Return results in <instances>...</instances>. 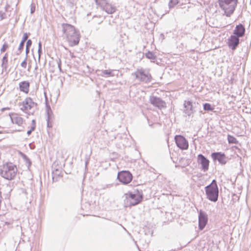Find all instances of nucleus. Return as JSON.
Instances as JSON below:
<instances>
[{"label": "nucleus", "mask_w": 251, "mask_h": 251, "mask_svg": "<svg viewBox=\"0 0 251 251\" xmlns=\"http://www.w3.org/2000/svg\"><path fill=\"white\" fill-rule=\"evenodd\" d=\"M149 100L151 104L160 109L166 107V102L159 98L151 96Z\"/></svg>", "instance_id": "11"}, {"label": "nucleus", "mask_w": 251, "mask_h": 251, "mask_svg": "<svg viewBox=\"0 0 251 251\" xmlns=\"http://www.w3.org/2000/svg\"><path fill=\"white\" fill-rule=\"evenodd\" d=\"M185 108L184 112L188 116H190L193 113V106L191 102L185 101L184 103Z\"/></svg>", "instance_id": "19"}, {"label": "nucleus", "mask_w": 251, "mask_h": 251, "mask_svg": "<svg viewBox=\"0 0 251 251\" xmlns=\"http://www.w3.org/2000/svg\"><path fill=\"white\" fill-rule=\"evenodd\" d=\"M117 178L121 182L126 184L131 182L132 176L129 171H123L118 173Z\"/></svg>", "instance_id": "7"}, {"label": "nucleus", "mask_w": 251, "mask_h": 251, "mask_svg": "<svg viewBox=\"0 0 251 251\" xmlns=\"http://www.w3.org/2000/svg\"><path fill=\"white\" fill-rule=\"evenodd\" d=\"M129 200L130 204L135 205L140 203L143 199L142 195L138 190L134 191V193H130L129 194Z\"/></svg>", "instance_id": "9"}, {"label": "nucleus", "mask_w": 251, "mask_h": 251, "mask_svg": "<svg viewBox=\"0 0 251 251\" xmlns=\"http://www.w3.org/2000/svg\"><path fill=\"white\" fill-rule=\"evenodd\" d=\"M62 30L71 46L77 45L79 41V34L74 26L67 24L62 25Z\"/></svg>", "instance_id": "1"}, {"label": "nucleus", "mask_w": 251, "mask_h": 251, "mask_svg": "<svg viewBox=\"0 0 251 251\" xmlns=\"http://www.w3.org/2000/svg\"><path fill=\"white\" fill-rule=\"evenodd\" d=\"M137 80L144 83L150 82L152 77L150 73L149 69H145L143 68H138L132 74Z\"/></svg>", "instance_id": "5"}, {"label": "nucleus", "mask_w": 251, "mask_h": 251, "mask_svg": "<svg viewBox=\"0 0 251 251\" xmlns=\"http://www.w3.org/2000/svg\"><path fill=\"white\" fill-rule=\"evenodd\" d=\"M175 140L177 146L181 150H186L188 148V143L181 135H176Z\"/></svg>", "instance_id": "10"}, {"label": "nucleus", "mask_w": 251, "mask_h": 251, "mask_svg": "<svg viewBox=\"0 0 251 251\" xmlns=\"http://www.w3.org/2000/svg\"><path fill=\"white\" fill-rule=\"evenodd\" d=\"M61 169H55L52 167V179L53 180L56 177L59 176L61 175Z\"/></svg>", "instance_id": "21"}, {"label": "nucleus", "mask_w": 251, "mask_h": 251, "mask_svg": "<svg viewBox=\"0 0 251 251\" xmlns=\"http://www.w3.org/2000/svg\"><path fill=\"white\" fill-rule=\"evenodd\" d=\"M35 120H32L31 122V127H32V130H34L35 129Z\"/></svg>", "instance_id": "32"}, {"label": "nucleus", "mask_w": 251, "mask_h": 251, "mask_svg": "<svg viewBox=\"0 0 251 251\" xmlns=\"http://www.w3.org/2000/svg\"><path fill=\"white\" fill-rule=\"evenodd\" d=\"M33 131V130H32V127H31L30 129V130H28V131H27V135H29L31 133V132H32Z\"/></svg>", "instance_id": "36"}, {"label": "nucleus", "mask_w": 251, "mask_h": 251, "mask_svg": "<svg viewBox=\"0 0 251 251\" xmlns=\"http://www.w3.org/2000/svg\"><path fill=\"white\" fill-rule=\"evenodd\" d=\"M227 140L229 144H237L238 142L237 139L234 136L229 134L227 135Z\"/></svg>", "instance_id": "23"}, {"label": "nucleus", "mask_w": 251, "mask_h": 251, "mask_svg": "<svg viewBox=\"0 0 251 251\" xmlns=\"http://www.w3.org/2000/svg\"><path fill=\"white\" fill-rule=\"evenodd\" d=\"M29 48H26V49H25V52H26V54H27L29 52Z\"/></svg>", "instance_id": "37"}, {"label": "nucleus", "mask_w": 251, "mask_h": 251, "mask_svg": "<svg viewBox=\"0 0 251 251\" xmlns=\"http://www.w3.org/2000/svg\"><path fill=\"white\" fill-rule=\"evenodd\" d=\"M26 65H27V63H26V57L25 58V59H24V60L21 63V66L24 68H26Z\"/></svg>", "instance_id": "31"}, {"label": "nucleus", "mask_w": 251, "mask_h": 251, "mask_svg": "<svg viewBox=\"0 0 251 251\" xmlns=\"http://www.w3.org/2000/svg\"><path fill=\"white\" fill-rule=\"evenodd\" d=\"M57 65H58V67L59 68V69L60 70V71H61V61L60 60H59L58 61H57Z\"/></svg>", "instance_id": "35"}, {"label": "nucleus", "mask_w": 251, "mask_h": 251, "mask_svg": "<svg viewBox=\"0 0 251 251\" xmlns=\"http://www.w3.org/2000/svg\"><path fill=\"white\" fill-rule=\"evenodd\" d=\"M10 119L13 124L18 126H21L23 123V119L17 114H12L10 115Z\"/></svg>", "instance_id": "17"}, {"label": "nucleus", "mask_w": 251, "mask_h": 251, "mask_svg": "<svg viewBox=\"0 0 251 251\" xmlns=\"http://www.w3.org/2000/svg\"><path fill=\"white\" fill-rule=\"evenodd\" d=\"M28 37V35L27 33H25L23 36V39L21 42L25 43V42L27 40V38Z\"/></svg>", "instance_id": "29"}, {"label": "nucleus", "mask_w": 251, "mask_h": 251, "mask_svg": "<svg viewBox=\"0 0 251 251\" xmlns=\"http://www.w3.org/2000/svg\"><path fill=\"white\" fill-rule=\"evenodd\" d=\"M17 168L12 163L4 164L0 170L1 176L7 180L13 179L17 173Z\"/></svg>", "instance_id": "2"}, {"label": "nucleus", "mask_w": 251, "mask_h": 251, "mask_svg": "<svg viewBox=\"0 0 251 251\" xmlns=\"http://www.w3.org/2000/svg\"><path fill=\"white\" fill-rule=\"evenodd\" d=\"M203 109L204 110L212 111L214 108L211 107V105L210 104L208 103H205L203 105Z\"/></svg>", "instance_id": "26"}, {"label": "nucleus", "mask_w": 251, "mask_h": 251, "mask_svg": "<svg viewBox=\"0 0 251 251\" xmlns=\"http://www.w3.org/2000/svg\"><path fill=\"white\" fill-rule=\"evenodd\" d=\"M198 161L201 166V169L204 171H207L209 168V161L202 154L198 155Z\"/></svg>", "instance_id": "15"}, {"label": "nucleus", "mask_w": 251, "mask_h": 251, "mask_svg": "<svg viewBox=\"0 0 251 251\" xmlns=\"http://www.w3.org/2000/svg\"><path fill=\"white\" fill-rule=\"evenodd\" d=\"M20 90L25 93H27L29 91V83L24 81L19 84Z\"/></svg>", "instance_id": "20"}, {"label": "nucleus", "mask_w": 251, "mask_h": 251, "mask_svg": "<svg viewBox=\"0 0 251 251\" xmlns=\"http://www.w3.org/2000/svg\"><path fill=\"white\" fill-rule=\"evenodd\" d=\"M207 198L213 202L217 201L219 196V190L215 180L205 187Z\"/></svg>", "instance_id": "3"}, {"label": "nucleus", "mask_w": 251, "mask_h": 251, "mask_svg": "<svg viewBox=\"0 0 251 251\" xmlns=\"http://www.w3.org/2000/svg\"><path fill=\"white\" fill-rule=\"evenodd\" d=\"M31 45H32V41L30 39L28 40L26 42V47L27 48H30V46H31Z\"/></svg>", "instance_id": "33"}, {"label": "nucleus", "mask_w": 251, "mask_h": 251, "mask_svg": "<svg viewBox=\"0 0 251 251\" xmlns=\"http://www.w3.org/2000/svg\"><path fill=\"white\" fill-rule=\"evenodd\" d=\"M245 33V28L244 25L240 24L237 25L233 30V34L241 38L244 36Z\"/></svg>", "instance_id": "16"}, {"label": "nucleus", "mask_w": 251, "mask_h": 251, "mask_svg": "<svg viewBox=\"0 0 251 251\" xmlns=\"http://www.w3.org/2000/svg\"><path fill=\"white\" fill-rule=\"evenodd\" d=\"M38 49H42V44L41 42H39L38 43Z\"/></svg>", "instance_id": "38"}, {"label": "nucleus", "mask_w": 251, "mask_h": 251, "mask_svg": "<svg viewBox=\"0 0 251 251\" xmlns=\"http://www.w3.org/2000/svg\"><path fill=\"white\" fill-rule=\"evenodd\" d=\"M96 4L108 14H112L116 11V7L109 3L107 0H95Z\"/></svg>", "instance_id": "6"}, {"label": "nucleus", "mask_w": 251, "mask_h": 251, "mask_svg": "<svg viewBox=\"0 0 251 251\" xmlns=\"http://www.w3.org/2000/svg\"><path fill=\"white\" fill-rule=\"evenodd\" d=\"M36 105V103L30 98H26L21 103H19L20 109L25 112H28Z\"/></svg>", "instance_id": "8"}, {"label": "nucleus", "mask_w": 251, "mask_h": 251, "mask_svg": "<svg viewBox=\"0 0 251 251\" xmlns=\"http://www.w3.org/2000/svg\"><path fill=\"white\" fill-rule=\"evenodd\" d=\"M219 5L224 11L225 15L229 17L234 12L237 0H219Z\"/></svg>", "instance_id": "4"}, {"label": "nucleus", "mask_w": 251, "mask_h": 251, "mask_svg": "<svg viewBox=\"0 0 251 251\" xmlns=\"http://www.w3.org/2000/svg\"><path fill=\"white\" fill-rule=\"evenodd\" d=\"M38 60L40 61L41 54L42 53V49H38Z\"/></svg>", "instance_id": "34"}, {"label": "nucleus", "mask_w": 251, "mask_h": 251, "mask_svg": "<svg viewBox=\"0 0 251 251\" xmlns=\"http://www.w3.org/2000/svg\"><path fill=\"white\" fill-rule=\"evenodd\" d=\"M24 45H25V43L21 42L20 45L19 46V48H18V52H17V54L18 55L21 53V50L23 49Z\"/></svg>", "instance_id": "27"}, {"label": "nucleus", "mask_w": 251, "mask_h": 251, "mask_svg": "<svg viewBox=\"0 0 251 251\" xmlns=\"http://www.w3.org/2000/svg\"><path fill=\"white\" fill-rule=\"evenodd\" d=\"M178 3V0H170L169 3V7L170 8H173L175 5H176Z\"/></svg>", "instance_id": "25"}, {"label": "nucleus", "mask_w": 251, "mask_h": 251, "mask_svg": "<svg viewBox=\"0 0 251 251\" xmlns=\"http://www.w3.org/2000/svg\"><path fill=\"white\" fill-rule=\"evenodd\" d=\"M239 37L234 35H231L227 39L228 47L232 50H235L240 43Z\"/></svg>", "instance_id": "12"}, {"label": "nucleus", "mask_w": 251, "mask_h": 251, "mask_svg": "<svg viewBox=\"0 0 251 251\" xmlns=\"http://www.w3.org/2000/svg\"><path fill=\"white\" fill-rule=\"evenodd\" d=\"M8 48V45L6 43H4L1 49H0V51L1 52H4L6 49Z\"/></svg>", "instance_id": "28"}, {"label": "nucleus", "mask_w": 251, "mask_h": 251, "mask_svg": "<svg viewBox=\"0 0 251 251\" xmlns=\"http://www.w3.org/2000/svg\"><path fill=\"white\" fill-rule=\"evenodd\" d=\"M115 72H116V71L113 70H105L99 71L100 73H99L98 75L103 77L113 76L115 75L114 73Z\"/></svg>", "instance_id": "18"}, {"label": "nucleus", "mask_w": 251, "mask_h": 251, "mask_svg": "<svg viewBox=\"0 0 251 251\" xmlns=\"http://www.w3.org/2000/svg\"><path fill=\"white\" fill-rule=\"evenodd\" d=\"M8 64V54L7 53H5L4 56L3 57L2 59V64L1 66L3 69L6 70Z\"/></svg>", "instance_id": "22"}, {"label": "nucleus", "mask_w": 251, "mask_h": 251, "mask_svg": "<svg viewBox=\"0 0 251 251\" xmlns=\"http://www.w3.org/2000/svg\"><path fill=\"white\" fill-rule=\"evenodd\" d=\"M35 11V5L34 3H32L30 5V13H33Z\"/></svg>", "instance_id": "30"}, {"label": "nucleus", "mask_w": 251, "mask_h": 251, "mask_svg": "<svg viewBox=\"0 0 251 251\" xmlns=\"http://www.w3.org/2000/svg\"><path fill=\"white\" fill-rule=\"evenodd\" d=\"M146 57L150 59L155 60L156 58V55L152 52L149 51L146 54Z\"/></svg>", "instance_id": "24"}, {"label": "nucleus", "mask_w": 251, "mask_h": 251, "mask_svg": "<svg viewBox=\"0 0 251 251\" xmlns=\"http://www.w3.org/2000/svg\"><path fill=\"white\" fill-rule=\"evenodd\" d=\"M207 223V215L201 210L199 214V227L200 230H202Z\"/></svg>", "instance_id": "14"}, {"label": "nucleus", "mask_w": 251, "mask_h": 251, "mask_svg": "<svg viewBox=\"0 0 251 251\" xmlns=\"http://www.w3.org/2000/svg\"><path fill=\"white\" fill-rule=\"evenodd\" d=\"M211 157L213 160H217L219 162L222 164L224 165L227 162V158L224 153L221 152H213L211 154Z\"/></svg>", "instance_id": "13"}]
</instances>
